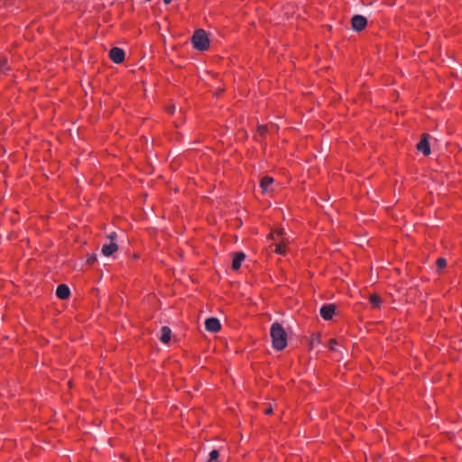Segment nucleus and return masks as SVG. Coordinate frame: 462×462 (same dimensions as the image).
Instances as JSON below:
<instances>
[{
  "mask_svg": "<svg viewBox=\"0 0 462 462\" xmlns=\"http://www.w3.org/2000/svg\"><path fill=\"white\" fill-rule=\"evenodd\" d=\"M270 336L274 349L281 351L286 347L287 334L280 323L274 322L272 324Z\"/></svg>",
  "mask_w": 462,
  "mask_h": 462,
  "instance_id": "f257e3e1",
  "label": "nucleus"
},
{
  "mask_svg": "<svg viewBox=\"0 0 462 462\" xmlns=\"http://www.w3.org/2000/svg\"><path fill=\"white\" fill-rule=\"evenodd\" d=\"M192 44L199 51H206L209 46V41L204 30L195 31L192 36Z\"/></svg>",
  "mask_w": 462,
  "mask_h": 462,
  "instance_id": "f03ea898",
  "label": "nucleus"
},
{
  "mask_svg": "<svg viewBox=\"0 0 462 462\" xmlns=\"http://www.w3.org/2000/svg\"><path fill=\"white\" fill-rule=\"evenodd\" d=\"M367 24V20L365 16L360 14H356L351 19L352 29L355 32H361L365 28Z\"/></svg>",
  "mask_w": 462,
  "mask_h": 462,
  "instance_id": "7ed1b4c3",
  "label": "nucleus"
},
{
  "mask_svg": "<svg viewBox=\"0 0 462 462\" xmlns=\"http://www.w3.org/2000/svg\"><path fill=\"white\" fill-rule=\"evenodd\" d=\"M430 137V135L429 134H424L421 136L420 141L416 145L418 151L421 152L425 156H428L430 153V147L429 143Z\"/></svg>",
  "mask_w": 462,
  "mask_h": 462,
  "instance_id": "20e7f679",
  "label": "nucleus"
},
{
  "mask_svg": "<svg viewBox=\"0 0 462 462\" xmlns=\"http://www.w3.org/2000/svg\"><path fill=\"white\" fill-rule=\"evenodd\" d=\"M109 58L116 64L122 63L125 60V51L121 48L114 47L109 51Z\"/></svg>",
  "mask_w": 462,
  "mask_h": 462,
  "instance_id": "39448f33",
  "label": "nucleus"
},
{
  "mask_svg": "<svg viewBox=\"0 0 462 462\" xmlns=\"http://www.w3.org/2000/svg\"><path fill=\"white\" fill-rule=\"evenodd\" d=\"M335 309L333 304H325L320 308L319 314L325 320H329L335 313Z\"/></svg>",
  "mask_w": 462,
  "mask_h": 462,
  "instance_id": "423d86ee",
  "label": "nucleus"
},
{
  "mask_svg": "<svg viewBox=\"0 0 462 462\" xmlns=\"http://www.w3.org/2000/svg\"><path fill=\"white\" fill-rule=\"evenodd\" d=\"M205 328L208 331L215 333L220 329L221 326L217 318H209L205 321Z\"/></svg>",
  "mask_w": 462,
  "mask_h": 462,
  "instance_id": "0eeeda50",
  "label": "nucleus"
},
{
  "mask_svg": "<svg viewBox=\"0 0 462 462\" xmlns=\"http://www.w3.org/2000/svg\"><path fill=\"white\" fill-rule=\"evenodd\" d=\"M70 295L69 288L65 284H60L56 289V296L60 300L68 299Z\"/></svg>",
  "mask_w": 462,
  "mask_h": 462,
  "instance_id": "6e6552de",
  "label": "nucleus"
},
{
  "mask_svg": "<svg viewBox=\"0 0 462 462\" xmlns=\"http://www.w3.org/2000/svg\"><path fill=\"white\" fill-rule=\"evenodd\" d=\"M245 254L242 252H237L234 254L232 262V269L236 271L240 268L241 263L245 260Z\"/></svg>",
  "mask_w": 462,
  "mask_h": 462,
  "instance_id": "1a4fd4ad",
  "label": "nucleus"
},
{
  "mask_svg": "<svg viewBox=\"0 0 462 462\" xmlns=\"http://www.w3.org/2000/svg\"><path fill=\"white\" fill-rule=\"evenodd\" d=\"M118 249V246L115 243V242H110L108 245H104L102 246V254L105 255V256H110L111 254H113L115 252H116Z\"/></svg>",
  "mask_w": 462,
  "mask_h": 462,
  "instance_id": "9d476101",
  "label": "nucleus"
},
{
  "mask_svg": "<svg viewBox=\"0 0 462 462\" xmlns=\"http://www.w3.org/2000/svg\"><path fill=\"white\" fill-rule=\"evenodd\" d=\"M171 328L169 327L164 326L161 328L160 340L162 343L167 344L171 340Z\"/></svg>",
  "mask_w": 462,
  "mask_h": 462,
  "instance_id": "9b49d317",
  "label": "nucleus"
},
{
  "mask_svg": "<svg viewBox=\"0 0 462 462\" xmlns=\"http://www.w3.org/2000/svg\"><path fill=\"white\" fill-rule=\"evenodd\" d=\"M273 183V179L269 176H264L262 178L260 182V187L263 192H268L270 190V186Z\"/></svg>",
  "mask_w": 462,
  "mask_h": 462,
  "instance_id": "f8f14e48",
  "label": "nucleus"
},
{
  "mask_svg": "<svg viewBox=\"0 0 462 462\" xmlns=\"http://www.w3.org/2000/svg\"><path fill=\"white\" fill-rule=\"evenodd\" d=\"M369 300L370 303L375 308H379L382 302L381 298L376 294L371 295Z\"/></svg>",
  "mask_w": 462,
  "mask_h": 462,
  "instance_id": "ddd939ff",
  "label": "nucleus"
},
{
  "mask_svg": "<svg viewBox=\"0 0 462 462\" xmlns=\"http://www.w3.org/2000/svg\"><path fill=\"white\" fill-rule=\"evenodd\" d=\"M219 452L217 449H213L209 453V457L208 462H220L218 460Z\"/></svg>",
  "mask_w": 462,
  "mask_h": 462,
  "instance_id": "4468645a",
  "label": "nucleus"
},
{
  "mask_svg": "<svg viewBox=\"0 0 462 462\" xmlns=\"http://www.w3.org/2000/svg\"><path fill=\"white\" fill-rule=\"evenodd\" d=\"M438 269L442 270L447 266V260L445 258H439L436 262Z\"/></svg>",
  "mask_w": 462,
  "mask_h": 462,
  "instance_id": "2eb2a0df",
  "label": "nucleus"
},
{
  "mask_svg": "<svg viewBox=\"0 0 462 462\" xmlns=\"http://www.w3.org/2000/svg\"><path fill=\"white\" fill-rule=\"evenodd\" d=\"M275 252L277 254H282L285 252V245L284 244H278L275 248Z\"/></svg>",
  "mask_w": 462,
  "mask_h": 462,
  "instance_id": "dca6fc26",
  "label": "nucleus"
},
{
  "mask_svg": "<svg viewBox=\"0 0 462 462\" xmlns=\"http://www.w3.org/2000/svg\"><path fill=\"white\" fill-rule=\"evenodd\" d=\"M96 260H97V254H88V259H87V263L88 264H92V263H94L96 262Z\"/></svg>",
  "mask_w": 462,
  "mask_h": 462,
  "instance_id": "f3484780",
  "label": "nucleus"
},
{
  "mask_svg": "<svg viewBox=\"0 0 462 462\" xmlns=\"http://www.w3.org/2000/svg\"><path fill=\"white\" fill-rule=\"evenodd\" d=\"M328 345H329V348L331 350H334L335 349L334 346L337 345L336 339H330L329 342H328Z\"/></svg>",
  "mask_w": 462,
  "mask_h": 462,
  "instance_id": "a211bd4d",
  "label": "nucleus"
},
{
  "mask_svg": "<svg viewBox=\"0 0 462 462\" xmlns=\"http://www.w3.org/2000/svg\"><path fill=\"white\" fill-rule=\"evenodd\" d=\"M6 60H0V71H5Z\"/></svg>",
  "mask_w": 462,
  "mask_h": 462,
  "instance_id": "6ab92c4d",
  "label": "nucleus"
},
{
  "mask_svg": "<svg viewBox=\"0 0 462 462\" xmlns=\"http://www.w3.org/2000/svg\"><path fill=\"white\" fill-rule=\"evenodd\" d=\"M258 132H259L261 134H265V132H266V126H265V125H259V126H258Z\"/></svg>",
  "mask_w": 462,
  "mask_h": 462,
  "instance_id": "aec40b11",
  "label": "nucleus"
},
{
  "mask_svg": "<svg viewBox=\"0 0 462 462\" xmlns=\"http://www.w3.org/2000/svg\"><path fill=\"white\" fill-rule=\"evenodd\" d=\"M117 235L116 232H111L108 235V238L111 240L110 242H114V240L116 238Z\"/></svg>",
  "mask_w": 462,
  "mask_h": 462,
  "instance_id": "412c9836",
  "label": "nucleus"
},
{
  "mask_svg": "<svg viewBox=\"0 0 462 462\" xmlns=\"http://www.w3.org/2000/svg\"><path fill=\"white\" fill-rule=\"evenodd\" d=\"M273 412V408L272 407H268L264 410V413L265 414H271Z\"/></svg>",
  "mask_w": 462,
  "mask_h": 462,
  "instance_id": "4be33fe9",
  "label": "nucleus"
},
{
  "mask_svg": "<svg viewBox=\"0 0 462 462\" xmlns=\"http://www.w3.org/2000/svg\"><path fill=\"white\" fill-rule=\"evenodd\" d=\"M171 1H172V0H163V3H164L165 5H169Z\"/></svg>",
  "mask_w": 462,
  "mask_h": 462,
  "instance_id": "5701e85b",
  "label": "nucleus"
},
{
  "mask_svg": "<svg viewBox=\"0 0 462 462\" xmlns=\"http://www.w3.org/2000/svg\"><path fill=\"white\" fill-rule=\"evenodd\" d=\"M173 110H174V106H172V107H171V108H170V112H171H171H173Z\"/></svg>",
  "mask_w": 462,
  "mask_h": 462,
  "instance_id": "b1692460",
  "label": "nucleus"
},
{
  "mask_svg": "<svg viewBox=\"0 0 462 462\" xmlns=\"http://www.w3.org/2000/svg\"><path fill=\"white\" fill-rule=\"evenodd\" d=\"M282 230L278 232V235H279V236H280V235H282Z\"/></svg>",
  "mask_w": 462,
  "mask_h": 462,
  "instance_id": "393cba45",
  "label": "nucleus"
}]
</instances>
